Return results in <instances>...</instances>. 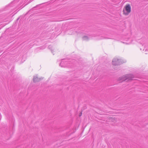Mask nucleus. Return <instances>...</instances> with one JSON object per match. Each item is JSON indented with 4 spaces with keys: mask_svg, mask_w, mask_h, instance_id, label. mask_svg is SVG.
Here are the masks:
<instances>
[{
    "mask_svg": "<svg viewBox=\"0 0 148 148\" xmlns=\"http://www.w3.org/2000/svg\"><path fill=\"white\" fill-rule=\"evenodd\" d=\"M133 77H134L131 74H128L123 75L122 77H120L119 79V80L120 81V82H122L124 81H125L127 79H128L129 80H130Z\"/></svg>",
    "mask_w": 148,
    "mask_h": 148,
    "instance_id": "f257e3e1",
    "label": "nucleus"
},
{
    "mask_svg": "<svg viewBox=\"0 0 148 148\" xmlns=\"http://www.w3.org/2000/svg\"><path fill=\"white\" fill-rule=\"evenodd\" d=\"M124 62L122 60L117 58H114L112 61V64L114 65H119Z\"/></svg>",
    "mask_w": 148,
    "mask_h": 148,
    "instance_id": "f03ea898",
    "label": "nucleus"
},
{
    "mask_svg": "<svg viewBox=\"0 0 148 148\" xmlns=\"http://www.w3.org/2000/svg\"><path fill=\"white\" fill-rule=\"evenodd\" d=\"M131 6L129 4H127L125 7V10L123 9V14L125 15H128L131 12Z\"/></svg>",
    "mask_w": 148,
    "mask_h": 148,
    "instance_id": "7ed1b4c3",
    "label": "nucleus"
},
{
    "mask_svg": "<svg viewBox=\"0 0 148 148\" xmlns=\"http://www.w3.org/2000/svg\"><path fill=\"white\" fill-rule=\"evenodd\" d=\"M42 79L41 78H38V77L36 76L33 77V80L34 82H36L40 81Z\"/></svg>",
    "mask_w": 148,
    "mask_h": 148,
    "instance_id": "20e7f679",
    "label": "nucleus"
},
{
    "mask_svg": "<svg viewBox=\"0 0 148 148\" xmlns=\"http://www.w3.org/2000/svg\"><path fill=\"white\" fill-rule=\"evenodd\" d=\"M83 39L84 40H87L88 39V38L87 36H85L83 37Z\"/></svg>",
    "mask_w": 148,
    "mask_h": 148,
    "instance_id": "39448f33",
    "label": "nucleus"
},
{
    "mask_svg": "<svg viewBox=\"0 0 148 148\" xmlns=\"http://www.w3.org/2000/svg\"><path fill=\"white\" fill-rule=\"evenodd\" d=\"M64 62L63 61H62L61 63L60 64V66L62 67H64L65 66L63 65Z\"/></svg>",
    "mask_w": 148,
    "mask_h": 148,
    "instance_id": "423d86ee",
    "label": "nucleus"
},
{
    "mask_svg": "<svg viewBox=\"0 0 148 148\" xmlns=\"http://www.w3.org/2000/svg\"><path fill=\"white\" fill-rule=\"evenodd\" d=\"M51 46L50 45H49L48 46V48L49 49H51Z\"/></svg>",
    "mask_w": 148,
    "mask_h": 148,
    "instance_id": "0eeeda50",
    "label": "nucleus"
},
{
    "mask_svg": "<svg viewBox=\"0 0 148 148\" xmlns=\"http://www.w3.org/2000/svg\"><path fill=\"white\" fill-rule=\"evenodd\" d=\"M82 113H81L79 114V116H82Z\"/></svg>",
    "mask_w": 148,
    "mask_h": 148,
    "instance_id": "6e6552de",
    "label": "nucleus"
}]
</instances>
